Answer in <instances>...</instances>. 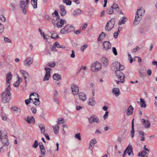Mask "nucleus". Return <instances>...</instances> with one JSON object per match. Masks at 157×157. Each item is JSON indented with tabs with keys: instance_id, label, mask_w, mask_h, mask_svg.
<instances>
[{
	"instance_id": "f257e3e1",
	"label": "nucleus",
	"mask_w": 157,
	"mask_h": 157,
	"mask_svg": "<svg viewBox=\"0 0 157 157\" xmlns=\"http://www.w3.org/2000/svg\"><path fill=\"white\" fill-rule=\"evenodd\" d=\"M10 85L2 94V101L4 103L8 102L11 98V93L10 92Z\"/></svg>"
},
{
	"instance_id": "f03ea898",
	"label": "nucleus",
	"mask_w": 157,
	"mask_h": 157,
	"mask_svg": "<svg viewBox=\"0 0 157 157\" xmlns=\"http://www.w3.org/2000/svg\"><path fill=\"white\" fill-rule=\"evenodd\" d=\"M145 14V10L140 9L138 10L136 13L135 19L134 21L133 25L135 26L138 25L142 17Z\"/></svg>"
},
{
	"instance_id": "7ed1b4c3",
	"label": "nucleus",
	"mask_w": 157,
	"mask_h": 157,
	"mask_svg": "<svg viewBox=\"0 0 157 157\" xmlns=\"http://www.w3.org/2000/svg\"><path fill=\"white\" fill-rule=\"evenodd\" d=\"M29 99L36 106L39 105L40 104L39 95L36 93L31 94L29 96Z\"/></svg>"
},
{
	"instance_id": "20e7f679",
	"label": "nucleus",
	"mask_w": 157,
	"mask_h": 157,
	"mask_svg": "<svg viewBox=\"0 0 157 157\" xmlns=\"http://www.w3.org/2000/svg\"><path fill=\"white\" fill-rule=\"evenodd\" d=\"M75 29L72 25H67L61 30L60 33L63 34H67L73 31Z\"/></svg>"
},
{
	"instance_id": "39448f33",
	"label": "nucleus",
	"mask_w": 157,
	"mask_h": 157,
	"mask_svg": "<svg viewBox=\"0 0 157 157\" xmlns=\"http://www.w3.org/2000/svg\"><path fill=\"white\" fill-rule=\"evenodd\" d=\"M115 24V19L113 18L108 21L105 27V30L108 31L111 30L114 27Z\"/></svg>"
},
{
	"instance_id": "423d86ee",
	"label": "nucleus",
	"mask_w": 157,
	"mask_h": 157,
	"mask_svg": "<svg viewBox=\"0 0 157 157\" xmlns=\"http://www.w3.org/2000/svg\"><path fill=\"white\" fill-rule=\"evenodd\" d=\"M101 68V64L98 61L93 63L92 65L91 70L93 72L99 71Z\"/></svg>"
},
{
	"instance_id": "0eeeda50",
	"label": "nucleus",
	"mask_w": 157,
	"mask_h": 157,
	"mask_svg": "<svg viewBox=\"0 0 157 157\" xmlns=\"http://www.w3.org/2000/svg\"><path fill=\"white\" fill-rule=\"evenodd\" d=\"M115 73L117 78L120 80L121 83H123L124 81V75L119 70L115 71Z\"/></svg>"
},
{
	"instance_id": "6e6552de",
	"label": "nucleus",
	"mask_w": 157,
	"mask_h": 157,
	"mask_svg": "<svg viewBox=\"0 0 157 157\" xmlns=\"http://www.w3.org/2000/svg\"><path fill=\"white\" fill-rule=\"evenodd\" d=\"M72 93L74 96L77 95L78 94L79 88L76 84H72L71 85Z\"/></svg>"
},
{
	"instance_id": "1a4fd4ad",
	"label": "nucleus",
	"mask_w": 157,
	"mask_h": 157,
	"mask_svg": "<svg viewBox=\"0 0 157 157\" xmlns=\"http://www.w3.org/2000/svg\"><path fill=\"white\" fill-rule=\"evenodd\" d=\"M1 141L4 146H8L9 144V142L7 136L6 135H3L0 138Z\"/></svg>"
},
{
	"instance_id": "9d476101",
	"label": "nucleus",
	"mask_w": 157,
	"mask_h": 157,
	"mask_svg": "<svg viewBox=\"0 0 157 157\" xmlns=\"http://www.w3.org/2000/svg\"><path fill=\"white\" fill-rule=\"evenodd\" d=\"M20 72L25 79V84L26 85V82L30 81L31 77L26 71L21 70Z\"/></svg>"
},
{
	"instance_id": "9b49d317",
	"label": "nucleus",
	"mask_w": 157,
	"mask_h": 157,
	"mask_svg": "<svg viewBox=\"0 0 157 157\" xmlns=\"http://www.w3.org/2000/svg\"><path fill=\"white\" fill-rule=\"evenodd\" d=\"M88 119L89 122L90 123H92L94 122L97 123L99 122V119L95 115H92L90 117L88 118Z\"/></svg>"
},
{
	"instance_id": "f8f14e48",
	"label": "nucleus",
	"mask_w": 157,
	"mask_h": 157,
	"mask_svg": "<svg viewBox=\"0 0 157 157\" xmlns=\"http://www.w3.org/2000/svg\"><path fill=\"white\" fill-rule=\"evenodd\" d=\"M27 5H26L25 1H21L20 2V7L21 9V10L24 14H25L26 12V8L27 7Z\"/></svg>"
},
{
	"instance_id": "ddd939ff",
	"label": "nucleus",
	"mask_w": 157,
	"mask_h": 157,
	"mask_svg": "<svg viewBox=\"0 0 157 157\" xmlns=\"http://www.w3.org/2000/svg\"><path fill=\"white\" fill-rule=\"evenodd\" d=\"M33 62V59L31 57L27 58L24 61L25 65L26 66H29L31 65Z\"/></svg>"
},
{
	"instance_id": "4468645a",
	"label": "nucleus",
	"mask_w": 157,
	"mask_h": 157,
	"mask_svg": "<svg viewBox=\"0 0 157 157\" xmlns=\"http://www.w3.org/2000/svg\"><path fill=\"white\" fill-rule=\"evenodd\" d=\"M66 21L65 19H61L60 20L58 21L56 23L57 27L58 28H61L66 24Z\"/></svg>"
},
{
	"instance_id": "2eb2a0df",
	"label": "nucleus",
	"mask_w": 157,
	"mask_h": 157,
	"mask_svg": "<svg viewBox=\"0 0 157 157\" xmlns=\"http://www.w3.org/2000/svg\"><path fill=\"white\" fill-rule=\"evenodd\" d=\"M60 13L62 16H65L66 13V11L65 9V7L63 5H61L60 6Z\"/></svg>"
},
{
	"instance_id": "dca6fc26",
	"label": "nucleus",
	"mask_w": 157,
	"mask_h": 157,
	"mask_svg": "<svg viewBox=\"0 0 157 157\" xmlns=\"http://www.w3.org/2000/svg\"><path fill=\"white\" fill-rule=\"evenodd\" d=\"M143 121L142 123L144 126V127L146 128H149L150 126V123L148 121H145L144 119H142Z\"/></svg>"
},
{
	"instance_id": "f3484780",
	"label": "nucleus",
	"mask_w": 157,
	"mask_h": 157,
	"mask_svg": "<svg viewBox=\"0 0 157 157\" xmlns=\"http://www.w3.org/2000/svg\"><path fill=\"white\" fill-rule=\"evenodd\" d=\"M25 120L28 123L30 124L35 122V119L33 116H28L27 119H25Z\"/></svg>"
},
{
	"instance_id": "a211bd4d",
	"label": "nucleus",
	"mask_w": 157,
	"mask_h": 157,
	"mask_svg": "<svg viewBox=\"0 0 157 157\" xmlns=\"http://www.w3.org/2000/svg\"><path fill=\"white\" fill-rule=\"evenodd\" d=\"M39 146L40 149L41 154L44 156L45 155L44 151H45V150L43 144L42 142H40L39 143Z\"/></svg>"
},
{
	"instance_id": "6ab92c4d",
	"label": "nucleus",
	"mask_w": 157,
	"mask_h": 157,
	"mask_svg": "<svg viewBox=\"0 0 157 157\" xmlns=\"http://www.w3.org/2000/svg\"><path fill=\"white\" fill-rule=\"evenodd\" d=\"M78 94L79 99L83 101L86 100V98L85 94L83 92H80Z\"/></svg>"
},
{
	"instance_id": "aec40b11",
	"label": "nucleus",
	"mask_w": 157,
	"mask_h": 157,
	"mask_svg": "<svg viewBox=\"0 0 157 157\" xmlns=\"http://www.w3.org/2000/svg\"><path fill=\"white\" fill-rule=\"evenodd\" d=\"M112 92L116 97H117L120 94V92L119 89L117 88H115L112 89Z\"/></svg>"
},
{
	"instance_id": "412c9836",
	"label": "nucleus",
	"mask_w": 157,
	"mask_h": 157,
	"mask_svg": "<svg viewBox=\"0 0 157 157\" xmlns=\"http://www.w3.org/2000/svg\"><path fill=\"white\" fill-rule=\"evenodd\" d=\"M103 44L104 48L106 50H107L110 49L111 46V44L108 41L104 42Z\"/></svg>"
},
{
	"instance_id": "4be33fe9",
	"label": "nucleus",
	"mask_w": 157,
	"mask_h": 157,
	"mask_svg": "<svg viewBox=\"0 0 157 157\" xmlns=\"http://www.w3.org/2000/svg\"><path fill=\"white\" fill-rule=\"evenodd\" d=\"M101 60L104 66L106 67H107L109 65L108 59L105 57H103L102 58Z\"/></svg>"
},
{
	"instance_id": "5701e85b",
	"label": "nucleus",
	"mask_w": 157,
	"mask_h": 157,
	"mask_svg": "<svg viewBox=\"0 0 157 157\" xmlns=\"http://www.w3.org/2000/svg\"><path fill=\"white\" fill-rule=\"evenodd\" d=\"M133 108L132 106L130 105L126 110V113L127 115L129 116L131 115L132 114Z\"/></svg>"
},
{
	"instance_id": "b1692460",
	"label": "nucleus",
	"mask_w": 157,
	"mask_h": 157,
	"mask_svg": "<svg viewBox=\"0 0 157 157\" xmlns=\"http://www.w3.org/2000/svg\"><path fill=\"white\" fill-rule=\"evenodd\" d=\"M127 21V19L125 17H123L121 19L119 20L118 22L119 25H121L122 24H124Z\"/></svg>"
},
{
	"instance_id": "393cba45",
	"label": "nucleus",
	"mask_w": 157,
	"mask_h": 157,
	"mask_svg": "<svg viewBox=\"0 0 157 157\" xmlns=\"http://www.w3.org/2000/svg\"><path fill=\"white\" fill-rule=\"evenodd\" d=\"M97 143V141L96 139H93L90 141L89 144V148L91 147L92 148H94V145Z\"/></svg>"
},
{
	"instance_id": "a878e982",
	"label": "nucleus",
	"mask_w": 157,
	"mask_h": 157,
	"mask_svg": "<svg viewBox=\"0 0 157 157\" xmlns=\"http://www.w3.org/2000/svg\"><path fill=\"white\" fill-rule=\"evenodd\" d=\"M128 148V149L126 152H127L128 155H130L132 154V155H133V151H132V147L130 145H128V146L126 148Z\"/></svg>"
},
{
	"instance_id": "bb28decb",
	"label": "nucleus",
	"mask_w": 157,
	"mask_h": 157,
	"mask_svg": "<svg viewBox=\"0 0 157 157\" xmlns=\"http://www.w3.org/2000/svg\"><path fill=\"white\" fill-rule=\"evenodd\" d=\"M113 67H114V69L116 70H119L118 67L120 65V63L116 61L112 64Z\"/></svg>"
},
{
	"instance_id": "cd10ccee",
	"label": "nucleus",
	"mask_w": 157,
	"mask_h": 157,
	"mask_svg": "<svg viewBox=\"0 0 157 157\" xmlns=\"http://www.w3.org/2000/svg\"><path fill=\"white\" fill-rule=\"evenodd\" d=\"M53 78L54 79L56 80H59L61 78V75L58 73L54 74L53 76Z\"/></svg>"
},
{
	"instance_id": "c85d7f7f",
	"label": "nucleus",
	"mask_w": 157,
	"mask_h": 157,
	"mask_svg": "<svg viewBox=\"0 0 157 157\" xmlns=\"http://www.w3.org/2000/svg\"><path fill=\"white\" fill-rule=\"evenodd\" d=\"M147 153L145 151H142L140 153H139L138 156L142 157H148Z\"/></svg>"
},
{
	"instance_id": "c756f323",
	"label": "nucleus",
	"mask_w": 157,
	"mask_h": 157,
	"mask_svg": "<svg viewBox=\"0 0 157 157\" xmlns=\"http://www.w3.org/2000/svg\"><path fill=\"white\" fill-rule=\"evenodd\" d=\"M12 75L10 72H9L6 75V81L7 83H9L10 80L11 79Z\"/></svg>"
},
{
	"instance_id": "7c9ffc66",
	"label": "nucleus",
	"mask_w": 157,
	"mask_h": 157,
	"mask_svg": "<svg viewBox=\"0 0 157 157\" xmlns=\"http://www.w3.org/2000/svg\"><path fill=\"white\" fill-rule=\"evenodd\" d=\"M105 36L106 35L105 34V33L103 32H102L101 33V34H100L98 39V41H101L102 40L104 39Z\"/></svg>"
},
{
	"instance_id": "2f4dec72",
	"label": "nucleus",
	"mask_w": 157,
	"mask_h": 157,
	"mask_svg": "<svg viewBox=\"0 0 157 157\" xmlns=\"http://www.w3.org/2000/svg\"><path fill=\"white\" fill-rule=\"evenodd\" d=\"M39 127L41 131V132L42 133L44 134L45 132V127L41 124H39Z\"/></svg>"
},
{
	"instance_id": "473e14b6",
	"label": "nucleus",
	"mask_w": 157,
	"mask_h": 157,
	"mask_svg": "<svg viewBox=\"0 0 157 157\" xmlns=\"http://www.w3.org/2000/svg\"><path fill=\"white\" fill-rule=\"evenodd\" d=\"M114 10L111 7H108L106 10V13L109 14H111L113 13Z\"/></svg>"
},
{
	"instance_id": "72a5a7b5",
	"label": "nucleus",
	"mask_w": 157,
	"mask_h": 157,
	"mask_svg": "<svg viewBox=\"0 0 157 157\" xmlns=\"http://www.w3.org/2000/svg\"><path fill=\"white\" fill-rule=\"evenodd\" d=\"M37 0H31V4L34 9H36L37 8Z\"/></svg>"
},
{
	"instance_id": "f704fd0d",
	"label": "nucleus",
	"mask_w": 157,
	"mask_h": 157,
	"mask_svg": "<svg viewBox=\"0 0 157 157\" xmlns=\"http://www.w3.org/2000/svg\"><path fill=\"white\" fill-rule=\"evenodd\" d=\"M113 10L116 11H119V8L118 6L115 3H113V6L111 7Z\"/></svg>"
},
{
	"instance_id": "c9c22d12",
	"label": "nucleus",
	"mask_w": 157,
	"mask_h": 157,
	"mask_svg": "<svg viewBox=\"0 0 157 157\" xmlns=\"http://www.w3.org/2000/svg\"><path fill=\"white\" fill-rule=\"evenodd\" d=\"M81 11L80 9H76L74 11L73 14L75 16H77L81 13Z\"/></svg>"
},
{
	"instance_id": "e433bc0d",
	"label": "nucleus",
	"mask_w": 157,
	"mask_h": 157,
	"mask_svg": "<svg viewBox=\"0 0 157 157\" xmlns=\"http://www.w3.org/2000/svg\"><path fill=\"white\" fill-rule=\"evenodd\" d=\"M140 106L142 107L145 108L146 106V105L145 103V101L143 98L140 99Z\"/></svg>"
},
{
	"instance_id": "4c0bfd02",
	"label": "nucleus",
	"mask_w": 157,
	"mask_h": 157,
	"mask_svg": "<svg viewBox=\"0 0 157 157\" xmlns=\"http://www.w3.org/2000/svg\"><path fill=\"white\" fill-rule=\"evenodd\" d=\"M7 149V147L4 145V146L0 148V153H2L5 151Z\"/></svg>"
},
{
	"instance_id": "58836bf2",
	"label": "nucleus",
	"mask_w": 157,
	"mask_h": 157,
	"mask_svg": "<svg viewBox=\"0 0 157 157\" xmlns=\"http://www.w3.org/2000/svg\"><path fill=\"white\" fill-rule=\"evenodd\" d=\"M16 6V5L15 3H12L10 4V10H13L15 9Z\"/></svg>"
},
{
	"instance_id": "ea45409f",
	"label": "nucleus",
	"mask_w": 157,
	"mask_h": 157,
	"mask_svg": "<svg viewBox=\"0 0 157 157\" xmlns=\"http://www.w3.org/2000/svg\"><path fill=\"white\" fill-rule=\"evenodd\" d=\"M1 116L2 120L4 121H6L7 119V116L5 114L2 113L1 114Z\"/></svg>"
},
{
	"instance_id": "a19ab883",
	"label": "nucleus",
	"mask_w": 157,
	"mask_h": 157,
	"mask_svg": "<svg viewBox=\"0 0 157 157\" xmlns=\"http://www.w3.org/2000/svg\"><path fill=\"white\" fill-rule=\"evenodd\" d=\"M12 109L14 111H17L18 113L21 112L20 109L18 108L13 106L11 107Z\"/></svg>"
},
{
	"instance_id": "79ce46f5",
	"label": "nucleus",
	"mask_w": 157,
	"mask_h": 157,
	"mask_svg": "<svg viewBox=\"0 0 157 157\" xmlns=\"http://www.w3.org/2000/svg\"><path fill=\"white\" fill-rule=\"evenodd\" d=\"M57 128H56L55 127L52 126L53 128L54 133L56 134H57L58 133V132H59V126L58 125H57Z\"/></svg>"
},
{
	"instance_id": "37998d69",
	"label": "nucleus",
	"mask_w": 157,
	"mask_h": 157,
	"mask_svg": "<svg viewBox=\"0 0 157 157\" xmlns=\"http://www.w3.org/2000/svg\"><path fill=\"white\" fill-rule=\"evenodd\" d=\"M52 35L51 38L52 39H55L56 37L57 38L59 37V36L56 33H55L54 31L52 33Z\"/></svg>"
},
{
	"instance_id": "c03bdc74",
	"label": "nucleus",
	"mask_w": 157,
	"mask_h": 157,
	"mask_svg": "<svg viewBox=\"0 0 157 157\" xmlns=\"http://www.w3.org/2000/svg\"><path fill=\"white\" fill-rule=\"evenodd\" d=\"M87 47V45L86 44H84L80 48L81 51L83 52L84 50Z\"/></svg>"
},
{
	"instance_id": "a18cd8bd",
	"label": "nucleus",
	"mask_w": 157,
	"mask_h": 157,
	"mask_svg": "<svg viewBox=\"0 0 157 157\" xmlns=\"http://www.w3.org/2000/svg\"><path fill=\"white\" fill-rule=\"evenodd\" d=\"M44 69L46 71V74L48 75H50V70H52V69L51 68L45 67L44 68Z\"/></svg>"
},
{
	"instance_id": "49530a36",
	"label": "nucleus",
	"mask_w": 157,
	"mask_h": 157,
	"mask_svg": "<svg viewBox=\"0 0 157 157\" xmlns=\"http://www.w3.org/2000/svg\"><path fill=\"white\" fill-rule=\"evenodd\" d=\"M75 138L77 139L78 140H81V139L80 134L79 133L76 134L75 136Z\"/></svg>"
},
{
	"instance_id": "de8ad7c7",
	"label": "nucleus",
	"mask_w": 157,
	"mask_h": 157,
	"mask_svg": "<svg viewBox=\"0 0 157 157\" xmlns=\"http://www.w3.org/2000/svg\"><path fill=\"white\" fill-rule=\"evenodd\" d=\"M38 146V143L37 140H35L34 143L33 145V147L34 148H36Z\"/></svg>"
},
{
	"instance_id": "09e8293b",
	"label": "nucleus",
	"mask_w": 157,
	"mask_h": 157,
	"mask_svg": "<svg viewBox=\"0 0 157 157\" xmlns=\"http://www.w3.org/2000/svg\"><path fill=\"white\" fill-rule=\"evenodd\" d=\"M50 76V75H48L47 74H45L43 79V81H45L46 80H49V78Z\"/></svg>"
},
{
	"instance_id": "8fccbe9b",
	"label": "nucleus",
	"mask_w": 157,
	"mask_h": 157,
	"mask_svg": "<svg viewBox=\"0 0 157 157\" xmlns=\"http://www.w3.org/2000/svg\"><path fill=\"white\" fill-rule=\"evenodd\" d=\"M48 65L50 67H54L56 65V63L54 62H52L51 63H48Z\"/></svg>"
},
{
	"instance_id": "3c124183",
	"label": "nucleus",
	"mask_w": 157,
	"mask_h": 157,
	"mask_svg": "<svg viewBox=\"0 0 157 157\" xmlns=\"http://www.w3.org/2000/svg\"><path fill=\"white\" fill-rule=\"evenodd\" d=\"M66 2H63V3H65L67 5H70L71 4V0H67L65 1Z\"/></svg>"
},
{
	"instance_id": "603ef678",
	"label": "nucleus",
	"mask_w": 157,
	"mask_h": 157,
	"mask_svg": "<svg viewBox=\"0 0 157 157\" xmlns=\"http://www.w3.org/2000/svg\"><path fill=\"white\" fill-rule=\"evenodd\" d=\"M87 26V23H84L82 24L81 26V28L82 30H84Z\"/></svg>"
},
{
	"instance_id": "864d4df0",
	"label": "nucleus",
	"mask_w": 157,
	"mask_h": 157,
	"mask_svg": "<svg viewBox=\"0 0 157 157\" xmlns=\"http://www.w3.org/2000/svg\"><path fill=\"white\" fill-rule=\"evenodd\" d=\"M112 51L113 53L115 56H117V50L115 47H113L112 48Z\"/></svg>"
},
{
	"instance_id": "5fc2aeb1",
	"label": "nucleus",
	"mask_w": 157,
	"mask_h": 157,
	"mask_svg": "<svg viewBox=\"0 0 157 157\" xmlns=\"http://www.w3.org/2000/svg\"><path fill=\"white\" fill-rule=\"evenodd\" d=\"M96 104L95 102H93L89 100L88 104L89 105H91L92 106H94Z\"/></svg>"
},
{
	"instance_id": "6e6d98bb",
	"label": "nucleus",
	"mask_w": 157,
	"mask_h": 157,
	"mask_svg": "<svg viewBox=\"0 0 157 157\" xmlns=\"http://www.w3.org/2000/svg\"><path fill=\"white\" fill-rule=\"evenodd\" d=\"M120 33V32H119V31H117V32H115L114 33V36L115 38H117L118 35V34Z\"/></svg>"
},
{
	"instance_id": "4d7b16f0",
	"label": "nucleus",
	"mask_w": 157,
	"mask_h": 157,
	"mask_svg": "<svg viewBox=\"0 0 157 157\" xmlns=\"http://www.w3.org/2000/svg\"><path fill=\"white\" fill-rule=\"evenodd\" d=\"M53 45L55 47L56 46L58 48H60V46L58 42H55Z\"/></svg>"
},
{
	"instance_id": "13d9d810",
	"label": "nucleus",
	"mask_w": 157,
	"mask_h": 157,
	"mask_svg": "<svg viewBox=\"0 0 157 157\" xmlns=\"http://www.w3.org/2000/svg\"><path fill=\"white\" fill-rule=\"evenodd\" d=\"M109 112L108 111H106L105 114L103 116V118L104 120L106 119L108 116Z\"/></svg>"
},
{
	"instance_id": "bf43d9fd",
	"label": "nucleus",
	"mask_w": 157,
	"mask_h": 157,
	"mask_svg": "<svg viewBox=\"0 0 157 157\" xmlns=\"http://www.w3.org/2000/svg\"><path fill=\"white\" fill-rule=\"evenodd\" d=\"M0 19L3 22H4L6 20L5 17L2 15H0Z\"/></svg>"
},
{
	"instance_id": "052dcab7",
	"label": "nucleus",
	"mask_w": 157,
	"mask_h": 157,
	"mask_svg": "<svg viewBox=\"0 0 157 157\" xmlns=\"http://www.w3.org/2000/svg\"><path fill=\"white\" fill-rule=\"evenodd\" d=\"M4 40L6 43H10L11 42V40L7 37H5L4 38Z\"/></svg>"
},
{
	"instance_id": "680f3d73",
	"label": "nucleus",
	"mask_w": 157,
	"mask_h": 157,
	"mask_svg": "<svg viewBox=\"0 0 157 157\" xmlns=\"http://www.w3.org/2000/svg\"><path fill=\"white\" fill-rule=\"evenodd\" d=\"M140 49V48L138 46H136L135 48L132 49V52H136L138 50Z\"/></svg>"
},
{
	"instance_id": "e2e57ef3",
	"label": "nucleus",
	"mask_w": 157,
	"mask_h": 157,
	"mask_svg": "<svg viewBox=\"0 0 157 157\" xmlns=\"http://www.w3.org/2000/svg\"><path fill=\"white\" fill-rule=\"evenodd\" d=\"M70 56L72 58H74L75 56V52L73 50L71 51V54L70 55Z\"/></svg>"
},
{
	"instance_id": "0e129e2a",
	"label": "nucleus",
	"mask_w": 157,
	"mask_h": 157,
	"mask_svg": "<svg viewBox=\"0 0 157 157\" xmlns=\"http://www.w3.org/2000/svg\"><path fill=\"white\" fill-rule=\"evenodd\" d=\"M20 83V82L19 81H17L13 84V86L15 87H17L18 86L19 84Z\"/></svg>"
},
{
	"instance_id": "69168bd1",
	"label": "nucleus",
	"mask_w": 157,
	"mask_h": 157,
	"mask_svg": "<svg viewBox=\"0 0 157 157\" xmlns=\"http://www.w3.org/2000/svg\"><path fill=\"white\" fill-rule=\"evenodd\" d=\"M58 14V11L56 10L54 11V13H53L52 14V15L53 17H56Z\"/></svg>"
},
{
	"instance_id": "338daca9",
	"label": "nucleus",
	"mask_w": 157,
	"mask_h": 157,
	"mask_svg": "<svg viewBox=\"0 0 157 157\" xmlns=\"http://www.w3.org/2000/svg\"><path fill=\"white\" fill-rule=\"evenodd\" d=\"M119 70L120 71L121 70H123L124 69V67L123 65L120 64L119 67H118Z\"/></svg>"
},
{
	"instance_id": "774afa93",
	"label": "nucleus",
	"mask_w": 157,
	"mask_h": 157,
	"mask_svg": "<svg viewBox=\"0 0 157 157\" xmlns=\"http://www.w3.org/2000/svg\"><path fill=\"white\" fill-rule=\"evenodd\" d=\"M31 110L32 112L33 113H35L36 111V109L33 107L31 108Z\"/></svg>"
}]
</instances>
